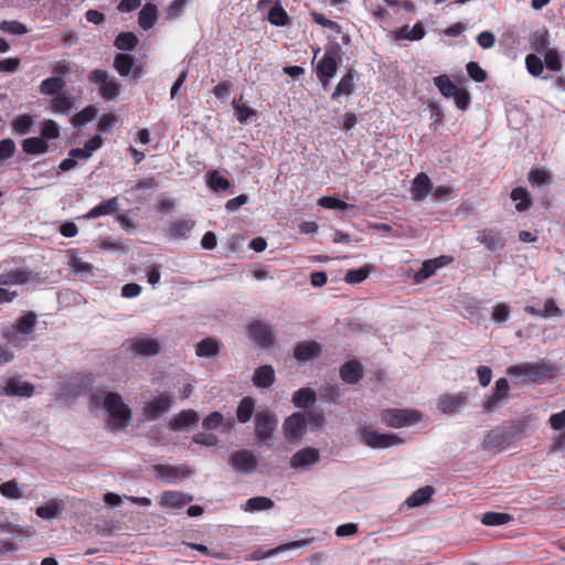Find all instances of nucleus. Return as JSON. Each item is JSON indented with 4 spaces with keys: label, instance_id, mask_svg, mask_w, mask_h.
I'll list each match as a JSON object with an SVG mask.
<instances>
[{
    "label": "nucleus",
    "instance_id": "obj_40",
    "mask_svg": "<svg viewBox=\"0 0 565 565\" xmlns=\"http://www.w3.org/2000/svg\"><path fill=\"white\" fill-rule=\"evenodd\" d=\"M113 65L119 75L128 76L135 66V58L129 54L118 53L114 58Z\"/></svg>",
    "mask_w": 565,
    "mask_h": 565
},
{
    "label": "nucleus",
    "instance_id": "obj_59",
    "mask_svg": "<svg viewBox=\"0 0 565 565\" xmlns=\"http://www.w3.org/2000/svg\"><path fill=\"white\" fill-rule=\"evenodd\" d=\"M437 266L435 262L426 260L423 266L415 273L414 280L415 282H422L425 279L429 278L436 273Z\"/></svg>",
    "mask_w": 565,
    "mask_h": 565
},
{
    "label": "nucleus",
    "instance_id": "obj_17",
    "mask_svg": "<svg viewBox=\"0 0 565 565\" xmlns=\"http://www.w3.org/2000/svg\"><path fill=\"white\" fill-rule=\"evenodd\" d=\"M173 397L168 394H161L147 403L143 407V415L147 420H156L168 412L172 405Z\"/></svg>",
    "mask_w": 565,
    "mask_h": 565
},
{
    "label": "nucleus",
    "instance_id": "obj_2",
    "mask_svg": "<svg viewBox=\"0 0 565 565\" xmlns=\"http://www.w3.org/2000/svg\"><path fill=\"white\" fill-rule=\"evenodd\" d=\"M92 399L97 405L103 403L114 427L122 428L131 419V411L118 393L96 391L93 393Z\"/></svg>",
    "mask_w": 565,
    "mask_h": 565
},
{
    "label": "nucleus",
    "instance_id": "obj_55",
    "mask_svg": "<svg viewBox=\"0 0 565 565\" xmlns=\"http://www.w3.org/2000/svg\"><path fill=\"white\" fill-rule=\"evenodd\" d=\"M62 508L57 502H51L36 508L35 513L39 518L44 520L55 519L61 512Z\"/></svg>",
    "mask_w": 565,
    "mask_h": 565
},
{
    "label": "nucleus",
    "instance_id": "obj_7",
    "mask_svg": "<svg viewBox=\"0 0 565 565\" xmlns=\"http://www.w3.org/2000/svg\"><path fill=\"white\" fill-rule=\"evenodd\" d=\"M510 385L505 377L495 381L492 392L482 402V409L486 413L495 412L501 408L509 398Z\"/></svg>",
    "mask_w": 565,
    "mask_h": 565
},
{
    "label": "nucleus",
    "instance_id": "obj_33",
    "mask_svg": "<svg viewBox=\"0 0 565 565\" xmlns=\"http://www.w3.org/2000/svg\"><path fill=\"white\" fill-rule=\"evenodd\" d=\"M199 422V414L195 411L186 409L181 411L170 422V428L173 430H181L190 425Z\"/></svg>",
    "mask_w": 565,
    "mask_h": 565
},
{
    "label": "nucleus",
    "instance_id": "obj_51",
    "mask_svg": "<svg viewBox=\"0 0 565 565\" xmlns=\"http://www.w3.org/2000/svg\"><path fill=\"white\" fill-rule=\"evenodd\" d=\"M512 515L502 512H487L483 514L481 522L484 525L497 526L507 524L512 521Z\"/></svg>",
    "mask_w": 565,
    "mask_h": 565
},
{
    "label": "nucleus",
    "instance_id": "obj_1",
    "mask_svg": "<svg viewBox=\"0 0 565 565\" xmlns=\"http://www.w3.org/2000/svg\"><path fill=\"white\" fill-rule=\"evenodd\" d=\"M557 367L551 362L540 360L537 362H524L510 366L507 374L511 377H522L524 382L541 384L553 379Z\"/></svg>",
    "mask_w": 565,
    "mask_h": 565
},
{
    "label": "nucleus",
    "instance_id": "obj_48",
    "mask_svg": "<svg viewBox=\"0 0 565 565\" xmlns=\"http://www.w3.org/2000/svg\"><path fill=\"white\" fill-rule=\"evenodd\" d=\"M268 21L276 26H286L289 24L290 19L285 9L276 4L268 12Z\"/></svg>",
    "mask_w": 565,
    "mask_h": 565
},
{
    "label": "nucleus",
    "instance_id": "obj_43",
    "mask_svg": "<svg viewBox=\"0 0 565 565\" xmlns=\"http://www.w3.org/2000/svg\"><path fill=\"white\" fill-rule=\"evenodd\" d=\"M434 84L446 98L454 97L460 88L456 86L447 75H439L434 78Z\"/></svg>",
    "mask_w": 565,
    "mask_h": 565
},
{
    "label": "nucleus",
    "instance_id": "obj_23",
    "mask_svg": "<svg viewBox=\"0 0 565 565\" xmlns=\"http://www.w3.org/2000/svg\"><path fill=\"white\" fill-rule=\"evenodd\" d=\"M35 387L30 382H23L18 377H10L3 388L7 396L31 397L34 394Z\"/></svg>",
    "mask_w": 565,
    "mask_h": 565
},
{
    "label": "nucleus",
    "instance_id": "obj_37",
    "mask_svg": "<svg viewBox=\"0 0 565 565\" xmlns=\"http://www.w3.org/2000/svg\"><path fill=\"white\" fill-rule=\"evenodd\" d=\"M73 106V98L65 93H58L51 99V110L56 114L68 115Z\"/></svg>",
    "mask_w": 565,
    "mask_h": 565
},
{
    "label": "nucleus",
    "instance_id": "obj_41",
    "mask_svg": "<svg viewBox=\"0 0 565 565\" xmlns=\"http://www.w3.org/2000/svg\"><path fill=\"white\" fill-rule=\"evenodd\" d=\"M193 227H194L193 221L179 220L171 224L170 235L175 239H184V238L189 237Z\"/></svg>",
    "mask_w": 565,
    "mask_h": 565
},
{
    "label": "nucleus",
    "instance_id": "obj_44",
    "mask_svg": "<svg viewBox=\"0 0 565 565\" xmlns=\"http://www.w3.org/2000/svg\"><path fill=\"white\" fill-rule=\"evenodd\" d=\"M531 47L537 52V53H545L547 52L550 41H548V32L547 30H537L531 34L530 38Z\"/></svg>",
    "mask_w": 565,
    "mask_h": 565
},
{
    "label": "nucleus",
    "instance_id": "obj_25",
    "mask_svg": "<svg viewBox=\"0 0 565 565\" xmlns=\"http://www.w3.org/2000/svg\"><path fill=\"white\" fill-rule=\"evenodd\" d=\"M312 542H313V537H309V539H303V540H299V541H294V542H290V543L281 544V545H279V546H277L275 548H271V550H269L267 552H263V551L258 550V551H255L252 554V559H264L266 557H270V556L277 555L280 552H285V551H289V550H292V548H299V547L308 546Z\"/></svg>",
    "mask_w": 565,
    "mask_h": 565
},
{
    "label": "nucleus",
    "instance_id": "obj_16",
    "mask_svg": "<svg viewBox=\"0 0 565 565\" xmlns=\"http://www.w3.org/2000/svg\"><path fill=\"white\" fill-rule=\"evenodd\" d=\"M320 460V451L313 447H306L296 451L290 458L292 469L309 470Z\"/></svg>",
    "mask_w": 565,
    "mask_h": 565
},
{
    "label": "nucleus",
    "instance_id": "obj_58",
    "mask_svg": "<svg viewBox=\"0 0 565 565\" xmlns=\"http://www.w3.org/2000/svg\"><path fill=\"white\" fill-rule=\"evenodd\" d=\"M17 151L15 143L12 139L6 138L0 140V166L12 158Z\"/></svg>",
    "mask_w": 565,
    "mask_h": 565
},
{
    "label": "nucleus",
    "instance_id": "obj_64",
    "mask_svg": "<svg viewBox=\"0 0 565 565\" xmlns=\"http://www.w3.org/2000/svg\"><path fill=\"white\" fill-rule=\"evenodd\" d=\"M466 68L468 75L475 82L483 83L487 79V72L477 62H469Z\"/></svg>",
    "mask_w": 565,
    "mask_h": 565
},
{
    "label": "nucleus",
    "instance_id": "obj_3",
    "mask_svg": "<svg viewBox=\"0 0 565 565\" xmlns=\"http://www.w3.org/2000/svg\"><path fill=\"white\" fill-rule=\"evenodd\" d=\"M422 419V414L415 409L387 408L381 412V420L392 428L412 426Z\"/></svg>",
    "mask_w": 565,
    "mask_h": 565
},
{
    "label": "nucleus",
    "instance_id": "obj_52",
    "mask_svg": "<svg viewBox=\"0 0 565 565\" xmlns=\"http://www.w3.org/2000/svg\"><path fill=\"white\" fill-rule=\"evenodd\" d=\"M232 106L235 110V115L239 124H247V121L257 115V111L245 104H241L238 100L234 99L232 102Z\"/></svg>",
    "mask_w": 565,
    "mask_h": 565
},
{
    "label": "nucleus",
    "instance_id": "obj_61",
    "mask_svg": "<svg viewBox=\"0 0 565 565\" xmlns=\"http://www.w3.org/2000/svg\"><path fill=\"white\" fill-rule=\"evenodd\" d=\"M529 182L532 185H546L552 182V178L545 170L535 169L530 171Z\"/></svg>",
    "mask_w": 565,
    "mask_h": 565
},
{
    "label": "nucleus",
    "instance_id": "obj_62",
    "mask_svg": "<svg viewBox=\"0 0 565 565\" xmlns=\"http://www.w3.org/2000/svg\"><path fill=\"white\" fill-rule=\"evenodd\" d=\"M223 420H224L223 414L215 411V412H212L210 415H207L203 419L202 426L206 430L217 429L218 427H221L223 425Z\"/></svg>",
    "mask_w": 565,
    "mask_h": 565
},
{
    "label": "nucleus",
    "instance_id": "obj_56",
    "mask_svg": "<svg viewBox=\"0 0 565 565\" xmlns=\"http://www.w3.org/2000/svg\"><path fill=\"white\" fill-rule=\"evenodd\" d=\"M40 137L45 141L57 139L60 137V126L57 122L52 119L44 120Z\"/></svg>",
    "mask_w": 565,
    "mask_h": 565
},
{
    "label": "nucleus",
    "instance_id": "obj_13",
    "mask_svg": "<svg viewBox=\"0 0 565 565\" xmlns=\"http://www.w3.org/2000/svg\"><path fill=\"white\" fill-rule=\"evenodd\" d=\"M247 334L252 341L263 349L274 345L275 338L270 326L260 320H254L247 326Z\"/></svg>",
    "mask_w": 565,
    "mask_h": 565
},
{
    "label": "nucleus",
    "instance_id": "obj_21",
    "mask_svg": "<svg viewBox=\"0 0 565 565\" xmlns=\"http://www.w3.org/2000/svg\"><path fill=\"white\" fill-rule=\"evenodd\" d=\"M193 501V495L175 490L163 491L159 504L162 508L181 509Z\"/></svg>",
    "mask_w": 565,
    "mask_h": 565
},
{
    "label": "nucleus",
    "instance_id": "obj_46",
    "mask_svg": "<svg viewBox=\"0 0 565 565\" xmlns=\"http://www.w3.org/2000/svg\"><path fill=\"white\" fill-rule=\"evenodd\" d=\"M206 183L213 191H227L231 189V182L218 174L217 171H210L206 174Z\"/></svg>",
    "mask_w": 565,
    "mask_h": 565
},
{
    "label": "nucleus",
    "instance_id": "obj_8",
    "mask_svg": "<svg viewBox=\"0 0 565 565\" xmlns=\"http://www.w3.org/2000/svg\"><path fill=\"white\" fill-rule=\"evenodd\" d=\"M109 74L104 70H94L88 74V81L99 86V95L105 100L115 99L119 93V84L115 79H108Z\"/></svg>",
    "mask_w": 565,
    "mask_h": 565
},
{
    "label": "nucleus",
    "instance_id": "obj_27",
    "mask_svg": "<svg viewBox=\"0 0 565 565\" xmlns=\"http://www.w3.org/2000/svg\"><path fill=\"white\" fill-rule=\"evenodd\" d=\"M119 211L118 198L114 196L99 205L93 207L84 216L86 220L97 218L104 215H111Z\"/></svg>",
    "mask_w": 565,
    "mask_h": 565
},
{
    "label": "nucleus",
    "instance_id": "obj_6",
    "mask_svg": "<svg viewBox=\"0 0 565 565\" xmlns=\"http://www.w3.org/2000/svg\"><path fill=\"white\" fill-rule=\"evenodd\" d=\"M339 62H341V46L338 43H332L326 49L323 57L317 65L318 76L332 78L337 73Z\"/></svg>",
    "mask_w": 565,
    "mask_h": 565
},
{
    "label": "nucleus",
    "instance_id": "obj_32",
    "mask_svg": "<svg viewBox=\"0 0 565 565\" xmlns=\"http://www.w3.org/2000/svg\"><path fill=\"white\" fill-rule=\"evenodd\" d=\"M22 151L26 154L39 156L49 151V143L42 137H30L21 142Z\"/></svg>",
    "mask_w": 565,
    "mask_h": 565
},
{
    "label": "nucleus",
    "instance_id": "obj_60",
    "mask_svg": "<svg viewBox=\"0 0 565 565\" xmlns=\"http://www.w3.org/2000/svg\"><path fill=\"white\" fill-rule=\"evenodd\" d=\"M0 30L6 33L18 34V35L28 33L26 25L19 21L4 20L0 23Z\"/></svg>",
    "mask_w": 565,
    "mask_h": 565
},
{
    "label": "nucleus",
    "instance_id": "obj_26",
    "mask_svg": "<svg viewBox=\"0 0 565 565\" xmlns=\"http://www.w3.org/2000/svg\"><path fill=\"white\" fill-rule=\"evenodd\" d=\"M275 379L274 367L265 364L255 370L252 381L256 387L267 388L275 383Z\"/></svg>",
    "mask_w": 565,
    "mask_h": 565
},
{
    "label": "nucleus",
    "instance_id": "obj_22",
    "mask_svg": "<svg viewBox=\"0 0 565 565\" xmlns=\"http://www.w3.org/2000/svg\"><path fill=\"white\" fill-rule=\"evenodd\" d=\"M339 375L344 383L354 385L362 380L364 370L360 361L351 360L340 367Z\"/></svg>",
    "mask_w": 565,
    "mask_h": 565
},
{
    "label": "nucleus",
    "instance_id": "obj_15",
    "mask_svg": "<svg viewBox=\"0 0 565 565\" xmlns=\"http://www.w3.org/2000/svg\"><path fill=\"white\" fill-rule=\"evenodd\" d=\"M307 428V417L302 413H294L288 416L282 425L284 435L289 441H298L301 439Z\"/></svg>",
    "mask_w": 565,
    "mask_h": 565
},
{
    "label": "nucleus",
    "instance_id": "obj_34",
    "mask_svg": "<svg viewBox=\"0 0 565 565\" xmlns=\"http://www.w3.org/2000/svg\"><path fill=\"white\" fill-rule=\"evenodd\" d=\"M435 493V489L431 486H425L423 488L417 489L413 492L405 501V504L408 508H417L425 503H427L433 494Z\"/></svg>",
    "mask_w": 565,
    "mask_h": 565
},
{
    "label": "nucleus",
    "instance_id": "obj_10",
    "mask_svg": "<svg viewBox=\"0 0 565 565\" xmlns=\"http://www.w3.org/2000/svg\"><path fill=\"white\" fill-rule=\"evenodd\" d=\"M469 393L459 392L456 394L445 393L437 399V409L445 415L454 416L461 412L468 404Z\"/></svg>",
    "mask_w": 565,
    "mask_h": 565
},
{
    "label": "nucleus",
    "instance_id": "obj_49",
    "mask_svg": "<svg viewBox=\"0 0 565 565\" xmlns=\"http://www.w3.org/2000/svg\"><path fill=\"white\" fill-rule=\"evenodd\" d=\"M137 44L138 39L131 32H121L115 39V46L121 51H132Z\"/></svg>",
    "mask_w": 565,
    "mask_h": 565
},
{
    "label": "nucleus",
    "instance_id": "obj_5",
    "mask_svg": "<svg viewBox=\"0 0 565 565\" xmlns=\"http://www.w3.org/2000/svg\"><path fill=\"white\" fill-rule=\"evenodd\" d=\"M359 438L362 444L371 448H388L403 443L396 434H383L369 427L361 429Z\"/></svg>",
    "mask_w": 565,
    "mask_h": 565
},
{
    "label": "nucleus",
    "instance_id": "obj_63",
    "mask_svg": "<svg viewBox=\"0 0 565 565\" xmlns=\"http://www.w3.org/2000/svg\"><path fill=\"white\" fill-rule=\"evenodd\" d=\"M525 65L527 72L533 76H539L543 72V62L535 54H529L525 57Z\"/></svg>",
    "mask_w": 565,
    "mask_h": 565
},
{
    "label": "nucleus",
    "instance_id": "obj_24",
    "mask_svg": "<svg viewBox=\"0 0 565 565\" xmlns=\"http://www.w3.org/2000/svg\"><path fill=\"white\" fill-rule=\"evenodd\" d=\"M34 273L23 268H12L0 274V286L24 285L34 278Z\"/></svg>",
    "mask_w": 565,
    "mask_h": 565
},
{
    "label": "nucleus",
    "instance_id": "obj_14",
    "mask_svg": "<svg viewBox=\"0 0 565 565\" xmlns=\"http://www.w3.org/2000/svg\"><path fill=\"white\" fill-rule=\"evenodd\" d=\"M151 470L158 479L167 483H174L177 480L189 478L193 473L186 465L171 466L159 463L152 466Z\"/></svg>",
    "mask_w": 565,
    "mask_h": 565
},
{
    "label": "nucleus",
    "instance_id": "obj_29",
    "mask_svg": "<svg viewBox=\"0 0 565 565\" xmlns=\"http://www.w3.org/2000/svg\"><path fill=\"white\" fill-rule=\"evenodd\" d=\"M431 192L430 179L425 173H419L413 181L412 196L416 201L424 200Z\"/></svg>",
    "mask_w": 565,
    "mask_h": 565
},
{
    "label": "nucleus",
    "instance_id": "obj_57",
    "mask_svg": "<svg viewBox=\"0 0 565 565\" xmlns=\"http://www.w3.org/2000/svg\"><path fill=\"white\" fill-rule=\"evenodd\" d=\"M318 205L324 209H331V210H347L349 207H354V205H350L347 202L333 198V196H322L318 200Z\"/></svg>",
    "mask_w": 565,
    "mask_h": 565
},
{
    "label": "nucleus",
    "instance_id": "obj_9",
    "mask_svg": "<svg viewBox=\"0 0 565 565\" xmlns=\"http://www.w3.org/2000/svg\"><path fill=\"white\" fill-rule=\"evenodd\" d=\"M36 313L33 311L26 312L24 316L19 318L14 324L3 330V338L17 345L19 342L18 333L28 335L34 331L36 324Z\"/></svg>",
    "mask_w": 565,
    "mask_h": 565
},
{
    "label": "nucleus",
    "instance_id": "obj_18",
    "mask_svg": "<svg viewBox=\"0 0 565 565\" xmlns=\"http://www.w3.org/2000/svg\"><path fill=\"white\" fill-rule=\"evenodd\" d=\"M476 239L490 252L503 249L507 243L502 231L497 228H483L478 231Z\"/></svg>",
    "mask_w": 565,
    "mask_h": 565
},
{
    "label": "nucleus",
    "instance_id": "obj_36",
    "mask_svg": "<svg viewBox=\"0 0 565 565\" xmlns=\"http://www.w3.org/2000/svg\"><path fill=\"white\" fill-rule=\"evenodd\" d=\"M158 19V9L153 3H146L139 12V25L143 30L151 29Z\"/></svg>",
    "mask_w": 565,
    "mask_h": 565
},
{
    "label": "nucleus",
    "instance_id": "obj_45",
    "mask_svg": "<svg viewBox=\"0 0 565 565\" xmlns=\"http://www.w3.org/2000/svg\"><path fill=\"white\" fill-rule=\"evenodd\" d=\"M97 108L93 105H89L82 109L79 113L74 115L71 119V122L74 127L81 128L86 125L88 121L93 120L97 115Z\"/></svg>",
    "mask_w": 565,
    "mask_h": 565
},
{
    "label": "nucleus",
    "instance_id": "obj_42",
    "mask_svg": "<svg viewBox=\"0 0 565 565\" xmlns=\"http://www.w3.org/2000/svg\"><path fill=\"white\" fill-rule=\"evenodd\" d=\"M511 199L515 202V210L519 212L527 211L532 205L530 193L524 188H514L510 194Z\"/></svg>",
    "mask_w": 565,
    "mask_h": 565
},
{
    "label": "nucleus",
    "instance_id": "obj_31",
    "mask_svg": "<svg viewBox=\"0 0 565 565\" xmlns=\"http://www.w3.org/2000/svg\"><path fill=\"white\" fill-rule=\"evenodd\" d=\"M66 86L64 77L51 76L41 82L39 86L40 94L44 96H55Z\"/></svg>",
    "mask_w": 565,
    "mask_h": 565
},
{
    "label": "nucleus",
    "instance_id": "obj_19",
    "mask_svg": "<svg viewBox=\"0 0 565 565\" xmlns=\"http://www.w3.org/2000/svg\"><path fill=\"white\" fill-rule=\"evenodd\" d=\"M510 431L504 427L491 429L484 437L481 447L486 451H497L510 443Z\"/></svg>",
    "mask_w": 565,
    "mask_h": 565
},
{
    "label": "nucleus",
    "instance_id": "obj_38",
    "mask_svg": "<svg viewBox=\"0 0 565 565\" xmlns=\"http://www.w3.org/2000/svg\"><path fill=\"white\" fill-rule=\"evenodd\" d=\"M255 412V399L250 396L244 397L238 403L236 409V418L239 423L245 424L250 420Z\"/></svg>",
    "mask_w": 565,
    "mask_h": 565
},
{
    "label": "nucleus",
    "instance_id": "obj_50",
    "mask_svg": "<svg viewBox=\"0 0 565 565\" xmlns=\"http://www.w3.org/2000/svg\"><path fill=\"white\" fill-rule=\"evenodd\" d=\"M319 396L322 402L335 403L341 396V390L337 384L327 383L319 388Z\"/></svg>",
    "mask_w": 565,
    "mask_h": 565
},
{
    "label": "nucleus",
    "instance_id": "obj_28",
    "mask_svg": "<svg viewBox=\"0 0 565 565\" xmlns=\"http://www.w3.org/2000/svg\"><path fill=\"white\" fill-rule=\"evenodd\" d=\"M356 72L350 68L347 74L337 84L334 92L331 95V99H337L341 95L350 96L354 93V79Z\"/></svg>",
    "mask_w": 565,
    "mask_h": 565
},
{
    "label": "nucleus",
    "instance_id": "obj_39",
    "mask_svg": "<svg viewBox=\"0 0 565 565\" xmlns=\"http://www.w3.org/2000/svg\"><path fill=\"white\" fill-rule=\"evenodd\" d=\"M11 126L17 135L25 136L32 131L34 126L33 117L29 114L19 115L14 117Z\"/></svg>",
    "mask_w": 565,
    "mask_h": 565
},
{
    "label": "nucleus",
    "instance_id": "obj_20",
    "mask_svg": "<svg viewBox=\"0 0 565 565\" xmlns=\"http://www.w3.org/2000/svg\"><path fill=\"white\" fill-rule=\"evenodd\" d=\"M321 352L322 347L317 341H302L296 344L294 356L298 362L305 363L319 358Z\"/></svg>",
    "mask_w": 565,
    "mask_h": 565
},
{
    "label": "nucleus",
    "instance_id": "obj_47",
    "mask_svg": "<svg viewBox=\"0 0 565 565\" xmlns=\"http://www.w3.org/2000/svg\"><path fill=\"white\" fill-rule=\"evenodd\" d=\"M275 503L271 499L266 497H254L246 501L244 510L247 512L269 510L274 508Z\"/></svg>",
    "mask_w": 565,
    "mask_h": 565
},
{
    "label": "nucleus",
    "instance_id": "obj_54",
    "mask_svg": "<svg viewBox=\"0 0 565 565\" xmlns=\"http://www.w3.org/2000/svg\"><path fill=\"white\" fill-rule=\"evenodd\" d=\"M371 273L370 266L360 267L358 269H351L347 271L344 281L348 284H359L365 280Z\"/></svg>",
    "mask_w": 565,
    "mask_h": 565
},
{
    "label": "nucleus",
    "instance_id": "obj_35",
    "mask_svg": "<svg viewBox=\"0 0 565 565\" xmlns=\"http://www.w3.org/2000/svg\"><path fill=\"white\" fill-rule=\"evenodd\" d=\"M317 401V393L310 387H302L296 391L291 402L298 408H307Z\"/></svg>",
    "mask_w": 565,
    "mask_h": 565
},
{
    "label": "nucleus",
    "instance_id": "obj_11",
    "mask_svg": "<svg viewBox=\"0 0 565 565\" xmlns=\"http://www.w3.org/2000/svg\"><path fill=\"white\" fill-rule=\"evenodd\" d=\"M126 348L135 355L153 356L161 351V343L154 338L136 337L126 341Z\"/></svg>",
    "mask_w": 565,
    "mask_h": 565
},
{
    "label": "nucleus",
    "instance_id": "obj_30",
    "mask_svg": "<svg viewBox=\"0 0 565 565\" xmlns=\"http://www.w3.org/2000/svg\"><path fill=\"white\" fill-rule=\"evenodd\" d=\"M221 342L214 338H205L195 345V354L200 358H213L218 355Z\"/></svg>",
    "mask_w": 565,
    "mask_h": 565
},
{
    "label": "nucleus",
    "instance_id": "obj_12",
    "mask_svg": "<svg viewBox=\"0 0 565 565\" xmlns=\"http://www.w3.org/2000/svg\"><path fill=\"white\" fill-rule=\"evenodd\" d=\"M228 465L239 473H254L257 469V457L247 449L234 451L228 457Z\"/></svg>",
    "mask_w": 565,
    "mask_h": 565
},
{
    "label": "nucleus",
    "instance_id": "obj_53",
    "mask_svg": "<svg viewBox=\"0 0 565 565\" xmlns=\"http://www.w3.org/2000/svg\"><path fill=\"white\" fill-rule=\"evenodd\" d=\"M0 493L8 499H21L23 497V492L15 480L1 483Z\"/></svg>",
    "mask_w": 565,
    "mask_h": 565
},
{
    "label": "nucleus",
    "instance_id": "obj_4",
    "mask_svg": "<svg viewBox=\"0 0 565 565\" xmlns=\"http://www.w3.org/2000/svg\"><path fill=\"white\" fill-rule=\"evenodd\" d=\"M254 424V431L257 440L269 447L270 444L267 441L273 437V434L278 426L277 415L269 409H262L256 413Z\"/></svg>",
    "mask_w": 565,
    "mask_h": 565
}]
</instances>
